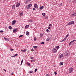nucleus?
Here are the masks:
<instances>
[{"mask_svg": "<svg viewBox=\"0 0 76 76\" xmlns=\"http://www.w3.org/2000/svg\"><path fill=\"white\" fill-rule=\"evenodd\" d=\"M31 6H32V4H30L28 5V6H26V7L27 9L29 10L30 9V7Z\"/></svg>", "mask_w": 76, "mask_h": 76, "instance_id": "obj_1", "label": "nucleus"}, {"mask_svg": "<svg viewBox=\"0 0 76 76\" xmlns=\"http://www.w3.org/2000/svg\"><path fill=\"white\" fill-rule=\"evenodd\" d=\"M73 71V68L71 67L69 69V73H72Z\"/></svg>", "mask_w": 76, "mask_h": 76, "instance_id": "obj_2", "label": "nucleus"}, {"mask_svg": "<svg viewBox=\"0 0 76 76\" xmlns=\"http://www.w3.org/2000/svg\"><path fill=\"white\" fill-rule=\"evenodd\" d=\"M69 53H70V52H69V51L67 52L65 54V56H66L67 57H68V56H69Z\"/></svg>", "mask_w": 76, "mask_h": 76, "instance_id": "obj_3", "label": "nucleus"}, {"mask_svg": "<svg viewBox=\"0 0 76 76\" xmlns=\"http://www.w3.org/2000/svg\"><path fill=\"white\" fill-rule=\"evenodd\" d=\"M16 22V20H13L12 22V25H15V24Z\"/></svg>", "mask_w": 76, "mask_h": 76, "instance_id": "obj_4", "label": "nucleus"}, {"mask_svg": "<svg viewBox=\"0 0 76 76\" xmlns=\"http://www.w3.org/2000/svg\"><path fill=\"white\" fill-rule=\"evenodd\" d=\"M34 7H35L36 9H38V5L37 4H34Z\"/></svg>", "mask_w": 76, "mask_h": 76, "instance_id": "obj_5", "label": "nucleus"}, {"mask_svg": "<svg viewBox=\"0 0 76 76\" xmlns=\"http://www.w3.org/2000/svg\"><path fill=\"white\" fill-rule=\"evenodd\" d=\"M12 9H14V10H15V9H16V7L15 5H13L12 6Z\"/></svg>", "mask_w": 76, "mask_h": 76, "instance_id": "obj_6", "label": "nucleus"}, {"mask_svg": "<svg viewBox=\"0 0 76 76\" xmlns=\"http://www.w3.org/2000/svg\"><path fill=\"white\" fill-rule=\"evenodd\" d=\"M76 12H73L71 15V16H76Z\"/></svg>", "mask_w": 76, "mask_h": 76, "instance_id": "obj_7", "label": "nucleus"}, {"mask_svg": "<svg viewBox=\"0 0 76 76\" xmlns=\"http://www.w3.org/2000/svg\"><path fill=\"white\" fill-rule=\"evenodd\" d=\"M53 53H56L57 52V49L54 48L53 50Z\"/></svg>", "mask_w": 76, "mask_h": 76, "instance_id": "obj_8", "label": "nucleus"}, {"mask_svg": "<svg viewBox=\"0 0 76 76\" xmlns=\"http://www.w3.org/2000/svg\"><path fill=\"white\" fill-rule=\"evenodd\" d=\"M63 56V54H61V55L59 56V57L60 58H62Z\"/></svg>", "mask_w": 76, "mask_h": 76, "instance_id": "obj_9", "label": "nucleus"}, {"mask_svg": "<svg viewBox=\"0 0 76 76\" xmlns=\"http://www.w3.org/2000/svg\"><path fill=\"white\" fill-rule=\"evenodd\" d=\"M20 3H18V4H17L16 5V7H18L19 6V5H20Z\"/></svg>", "mask_w": 76, "mask_h": 76, "instance_id": "obj_10", "label": "nucleus"}, {"mask_svg": "<svg viewBox=\"0 0 76 76\" xmlns=\"http://www.w3.org/2000/svg\"><path fill=\"white\" fill-rule=\"evenodd\" d=\"M44 7V6H42L41 7H39V9L40 10H42L43 9V8Z\"/></svg>", "mask_w": 76, "mask_h": 76, "instance_id": "obj_11", "label": "nucleus"}, {"mask_svg": "<svg viewBox=\"0 0 76 76\" xmlns=\"http://www.w3.org/2000/svg\"><path fill=\"white\" fill-rule=\"evenodd\" d=\"M29 27V25H27L25 26V28H28Z\"/></svg>", "mask_w": 76, "mask_h": 76, "instance_id": "obj_12", "label": "nucleus"}, {"mask_svg": "<svg viewBox=\"0 0 76 76\" xmlns=\"http://www.w3.org/2000/svg\"><path fill=\"white\" fill-rule=\"evenodd\" d=\"M70 23H71V25H73V24H74V23H75V21H70Z\"/></svg>", "mask_w": 76, "mask_h": 76, "instance_id": "obj_13", "label": "nucleus"}, {"mask_svg": "<svg viewBox=\"0 0 76 76\" xmlns=\"http://www.w3.org/2000/svg\"><path fill=\"white\" fill-rule=\"evenodd\" d=\"M26 35H29V33L28 31H26Z\"/></svg>", "mask_w": 76, "mask_h": 76, "instance_id": "obj_14", "label": "nucleus"}, {"mask_svg": "<svg viewBox=\"0 0 76 76\" xmlns=\"http://www.w3.org/2000/svg\"><path fill=\"white\" fill-rule=\"evenodd\" d=\"M33 48H35V49H37V48H38V46H33Z\"/></svg>", "mask_w": 76, "mask_h": 76, "instance_id": "obj_15", "label": "nucleus"}, {"mask_svg": "<svg viewBox=\"0 0 76 76\" xmlns=\"http://www.w3.org/2000/svg\"><path fill=\"white\" fill-rule=\"evenodd\" d=\"M26 51V49H24V50H21L22 52H25Z\"/></svg>", "mask_w": 76, "mask_h": 76, "instance_id": "obj_16", "label": "nucleus"}, {"mask_svg": "<svg viewBox=\"0 0 76 76\" xmlns=\"http://www.w3.org/2000/svg\"><path fill=\"white\" fill-rule=\"evenodd\" d=\"M31 0H26V1H25L26 3H28L29 1H31Z\"/></svg>", "mask_w": 76, "mask_h": 76, "instance_id": "obj_17", "label": "nucleus"}, {"mask_svg": "<svg viewBox=\"0 0 76 76\" xmlns=\"http://www.w3.org/2000/svg\"><path fill=\"white\" fill-rule=\"evenodd\" d=\"M17 32V31H16V29H15L14 30H13V32L14 33H16Z\"/></svg>", "mask_w": 76, "mask_h": 76, "instance_id": "obj_18", "label": "nucleus"}, {"mask_svg": "<svg viewBox=\"0 0 76 76\" xmlns=\"http://www.w3.org/2000/svg\"><path fill=\"white\" fill-rule=\"evenodd\" d=\"M4 39H5L6 41H8V39L6 37H4Z\"/></svg>", "mask_w": 76, "mask_h": 76, "instance_id": "obj_19", "label": "nucleus"}, {"mask_svg": "<svg viewBox=\"0 0 76 76\" xmlns=\"http://www.w3.org/2000/svg\"><path fill=\"white\" fill-rule=\"evenodd\" d=\"M72 42H73L72 41H71L70 42L69 44V46L71 45V44H72Z\"/></svg>", "mask_w": 76, "mask_h": 76, "instance_id": "obj_20", "label": "nucleus"}, {"mask_svg": "<svg viewBox=\"0 0 76 76\" xmlns=\"http://www.w3.org/2000/svg\"><path fill=\"white\" fill-rule=\"evenodd\" d=\"M28 22H33V20H32L31 19H30L28 20Z\"/></svg>", "mask_w": 76, "mask_h": 76, "instance_id": "obj_21", "label": "nucleus"}, {"mask_svg": "<svg viewBox=\"0 0 76 76\" xmlns=\"http://www.w3.org/2000/svg\"><path fill=\"white\" fill-rule=\"evenodd\" d=\"M67 25H71V23H70V22H69L67 24Z\"/></svg>", "mask_w": 76, "mask_h": 76, "instance_id": "obj_22", "label": "nucleus"}, {"mask_svg": "<svg viewBox=\"0 0 76 76\" xmlns=\"http://www.w3.org/2000/svg\"><path fill=\"white\" fill-rule=\"evenodd\" d=\"M31 61L33 63V62H35V60L33 59V60H31Z\"/></svg>", "mask_w": 76, "mask_h": 76, "instance_id": "obj_23", "label": "nucleus"}, {"mask_svg": "<svg viewBox=\"0 0 76 76\" xmlns=\"http://www.w3.org/2000/svg\"><path fill=\"white\" fill-rule=\"evenodd\" d=\"M59 64L60 65H63V62H61Z\"/></svg>", "mask_w": 76, "mask_h": 76, "instance_id": "obj_24", "label": "nucleus"}, {"mask_svg": "<svg viewBox=\"0 0 76 76\" xmlns=\"http://www.w3.org/2000/svg\"><path fill=\"white\" fill-rule=\"evenodd\" d=\"M9 28L10 29H12V27L11 26H9Z\"/></svg>", "mask_w": 76, "mask_h": 76, "instance_id": "obj_25", "label": "nucleus"}, {"mask_svg": "<svg viewBox=\"0 0 76 76\" xmlns=\"http://www.w3.org/2000/svg\"><path fill=\"white\" fill-rule=\"evenodd\" d=\"M56 48L58 50V49L60 48V47H59V46H58L56 47Z\"/></svg>", "mask_w": 76, "mask_h": 76, "instance_id": "obj_26", "label": "nucleus"}, {"mask_svg": "<svg viewBox=\"0 0 76 76\" xmlns=\"http://www.w3.org/2000/svg\"><path fill=\"white\" fill-rule=\"evenodd\" d=\"M30 58L31 59H34V57H32V56H30Z\"/></svg>", "mask_w": 76, "mask_h": 76, "instance_id": "obj_27", "label": "nucleus"}, {"mask_svg": "<svg viewBox=\"0 0 76 76\" xmlns=\"http://www.w3.org/2000/svg\"><path fill=\"white\" fill-rule=\"evenodd\" d=\"M42 15L43 16H45V13H42Z\"/></svg>", "mask_w": 76, "mask_h": 76, "instance_id": "obj_28", "label": "nucleus"}, {"mask_svg": "<svg viewBox=\"0 0 76 76\" xmlns=\"http://www.w3.org/2000/svg\"><path fill=\"white\" fill-rule=\"evenodd\" d=\"M23 35H21L19 36V38H20V37H23Z\"/></svg>", "mask_w": 76, "mask_h": 76, "instance_id": "obj_29", "label": "nucleus"}, {"mask_svg": "<svg viewBox=\"0 0 76 76\" xmlns=\"http://www.w3.org/2000/svg\"><path fill=\"white\" fill-rule=\"evenodd\" d=\"M46 31L47 32H50V31H49V30L48 29H46Z\"/></svg>", "mask_w": 76, "mask_h": 76, "instance_id": "obj_30", "label": "nucleus"}, {"mask_svg": "<svg viewBox=\"0 0 76 76\" xmlns=\"http://www.w3.org/2000/svg\"><path fill=\"white\" fill-rule=\"evenodd\" d=\"M27 65L28 66H30L31 65V64H30V63H27Z\"/></svg>", "mask_w": 76, "mask_h": 76, "instance_id": "obj_31", "label": "nucleus"}, {"mask_svg": "<svg viewBox=\"0 0 76 76\" xmlns=\"http://www.w3.org/2000/svg\"><path fill=\"white\" fill-rule=\"evenodd\" d=\"M23 15V12H21L20 13V16H22Z\"/></svg>", "mask_w": 76, "mask_h": 76, "instance_id": "obj_32", "label": "nucleus"}, {"mask_svg": "<svg viewBox=\"0 0 76 76\" xmlns=\"http://www.w3.org/2000/svg\"><path fill=\"white\" fill-rule=\"evenodd\" d=\"M3 32H4V31H3L1 30L0 31V33H3Z\"/></svg>", "mask_w": 76, "mask_h": 76, "instance_id": "obj_33", "label": "nucleus"}, {"mask_svg": "<svg viewBox=\"0 0 76 76\" xmlns=\"http://www.w3.org/2000/svg\"><path fill=\"white\" fill-rule=\"evenodd\" d=\"M44 44V42H42L41 43V44L42 45V44Z\"/></svg>", "mask_w": 76, "mask_h": 76, "instance_id": "obj_34", "label": "nucleus"}, {"mask_svg": "<svg viewBox=\"0 0 76 76\" xmlns=\"http://www.w3.org/2000/svg\"><path fill=\"white\" fill-rule=\"evenodd\" d=\"M69 34H68L66 36V37H69Z\"/></svg>", "mask_w": 76, "mask_h": 76, "instance_id": "obj_35", "label": "nucleus"}, {"mask_svg": "<svg viewBox=\"0 0 76 76\" xmlns=\"http://www.w3.org/2000/svg\"><path fill=\"white\" fill-rule=\"evenodd\" d=\"M65 40H66V39H65L64 38V39H63V40L61 41V42H63V41H65Z\"/></svg>", "mask_w": 76, "mask_h": 76, "instance_id": "obj_36", "label": "nucleus"}, {"mask_svg": "<svg viewBox=\"0 0 76 76\" xmlns=\"http://www.w3.org/2000/svg\"><path fill=\"white\" fill-rule=\"evenodd\" d=\"M37 69L36 68V69H35L34 72H37Z\"/></svg>", "mask_w": 76, "mask_h": 76, "instance_id": "obj_37", "label": "nucleus"}, {"mask_svg": "<svg viewBox=\"0 0 76 76\" xmlns=\"http://www.w3.org/2000/svg\"><path fill=\"white\" fill-rule=\"evenodd\" d=\"M45 19H47L48 18V17L47 16H45Z\"/></svg>", "mask_w": 76, "mask_h": 76, "instance_id": "obj_38", "label": "nucleus"}, {"mask_svg": "<svg viewBox=\"0 0 76 76\" xmlns=\"http://www.w3.org/2000/svg\"><path fill=\"white\" fill-rule=\"evenodd\" d=\"M54 74H55V75H57V73L56 72H55Z\"/></svg>", "mask_w": 76, "mask_h": 76, "instance_id": "obj_39", "label": "nucleus"}, {"mask_svg": "<svg viewBox=\"0 0 76 76\" xmlns=\"http://www.w3.org/2000/svg\"><path fill=\"white\" fill-rule=\"evenodd\" d=\"M47 41H50V39L49 38H47Z\"/></svg>", "mask_w": 76, "mask_h": 76, "instance_id": "obj_40", "label": "nucleus"}, {"mask_svg": "<svg viewBox=\"0 0 76 76\" xmlns=\"http://www.w3.org/2000/svg\"><path fill=\"white\" fill-rule=\"evenodd\" d=\"M10 50H11V51H13V49H12V48H11Z\"/></svg>", "mask_w": 76, "mask_h": 76, "instance_id": "obj_41", "label": "nucleus"}, {"mask_svg": "<svg viewBox=\"0 0 76 76\" xmlns=\"http://www.w3.org/2000/svg\"><path fill=\"white\" fill-rule=\"evenodd\" d=\"M23 60H22V61H21V63H23Z\"/></svg>", "mask_w": 76, "mask_h": 76, "instance_id": "obj_42", "label": "nucleus"}, {"mask_svg": "<svg viewBox=\"0 0 76 76\" xmlns=\"http://www.w3.org/2000/svg\"><path fill=\"white\" fill-rule=\"evenodd\" d=\"M36 37H34V41H36Z\"/></svg>", "mask_w": 76, "mask_h": 76, "instance_id": "obj_43", "label": "nucleus"}, {"mask_svg": "<svg viewBox=\"0 0 76 76\" xmlns=\"http://www.w3.org/2000/svg\"><path fill=\"white\" fill-rule=\"evenodd\" d=\"M32 72H33V71H31L30 72V73H32Z\"/></svg>", "mask_w": 76, "mask_h": 76, "instance_id": "obj_44", "label": "nucleus"}, {"mask_svg": "<svg viewBox=\"0 0 76 76\" xmlns=\"http://www.w3.org/2000/svg\"><path fill=\"white\" fill-rule=\"evenodd\" d=\"M49 26H51L52 25H51V24H50L49 25Z\"/></svg>", "mask_w": 76, "mask_h": 76, "instance_id": "obj_45", "label": "nucleus"}, {"mask_svg": "<svg viewBox=\"0 0 76 76\" xmlns=\"http://www.w3.org/2000/svg\"><path fill=\"white\" fill-rule=\"evenodd\" d=\"M72 42H75V41H76V40H74L72 41Z\"/></svg>", "mask_w": 76, "mask_h": 76, "instance_id": "obj_46", "label": "nucleus"}, {"mask_svg": "<svg viewBox=\"0 0 76 76\" xmlns=\"http://www.w3.org/2000/svg\"><path fill=\"white\" fill-rule=\"evenodd\" d=\"M60 6H62V3L60 4Z\"/></svg>", "mask_w": 76, "mask_h": 76, "instance_id": "obj_47", "label": "nucleus"}, {"mask_svg": "<svg viewBox=\"0 0 76 76\" xmlns=\"http://www.w3.org/2000/svg\"><path fill=\"white\" fill-rule=\"evenodd\" d=\"M40 37H41L42 36V34H40Z\"/></svg>", "mask_w": 76, "mask_h": 76, "instance_id": "obj_48", "label": "nucleus"}, {"mask_svg": "<svg viewBox=\"0 0 76 76\" xmlns=\"http://www.w3.org/2000/svg\"><path fill=\"white\" fill-rule=\"evenodd\" d=\"M35 8H34L33 9V10H35Z\"/></svg>", "mask_w": 76, "mask_h": 76, "instance_id": "obj_49", "label": "nucleus"}, {"mask_svg": "<svg viewBox=\"0 0 76 76\" xmlns=\"http://www.w3.org/2000/svg\"><path fill=\"white\" fill-rule=\"evenodd\" d=\"M67 38L66 37H65L64 38V39H65V40L66 39H67Z\"/></svg>", "mask_w": 76, "mask_h": 76, "instance_id": "obj_50", "label": "nucleus"}, {"mask_svg": "<svg viewBox=\"0 0 76 76\" xmlns=\"http://www.w3.org/2000/svg\"><path fill=\"white\" fill-rule=\"evenodd\" d=\"M34 51V49H31V51Z\"/></svg>", "mask_w": 76, "mask_h": 76, "instance_id": "obj_51", "label": "nucleus"}, {"mask_svg": "<svg viewBox=\"0 0 76 76\" xmlns=\"http://www.w3.org/2000/svg\"><path fill=\"white\" fill-rule=\"evenodd\" d=\"M15 55L16 56H18V55L17 53H16Z\"/></svg>", "mask_w": 76, "mask_h": 76, "instance_id": "obj_52", "label": "nucleus"}, {"mask_svg": "<svg viewBox=\"0 0 76 76\" xmlns=\"http://www.w3.org/2000/svg\"><path fill=\"white\" fill-rule=\"evenodd\" d=\"M11 75H13V72H12V73L11 74Z\"/></svg>", "mask_w": 76, "mask_h": 76, "instance_id": "obj_53", "label": "nucleus"}, {"mask_svg": "<svg viewBox=\"0 0 76 76\" xmlns=\"http://www.w3.org/2000/svg\"><path fill=\"white\" fill-rule=\"evenodd\" d=\"M46 76H49V75L48 74H47L46 75Z\"/></svg>", "mask_w": 76, "mask_h": 76, "instance_id": "obj_54", "label": "nucleus"}, {"mask_svg": "<svg viewBox=\"0 0 76 76\" xmlns=\"http://www.w3.org/2000/svg\"><path fill=\"white\" fill-rule=\"evenodd\" d=\"M48 29H50V27H48Z\"/></svg>", "mask_w": 76, "mask_h": 76, "instance_id": "obj_55", "label": "nucleus"}, {"mask_svg": "<svg viewBox=\"0 0 76 76\" xmlns=\"http://www.w3.org/2000/svg\"><path fill=\"white\" fill-rule=\"evenodd\" d=\"M22 63H21L20 66H22Z\"/></svg>", "mask_w": 76, "mask_h": 76, "instance_id": "obj_56", "label": "nucleus"}, {"mask_svg": "<svg viewBox=\"0 0 76 76\" xmlns=\"http://www.w3.org/2000/svg\"><path fill=\"white\" fill-rule=\"evenodd\" d=\"M4 70L5 71V72H6V70L5 69H4Z\"/></svg>", "mask_w": 76, "mask_h": 76, "instance_id": "obj_57", "label": "nucleus"}, {"mask_svg": "<svg viewBox=\"0 0 76 76\" xmlns=\"http://www.w3.org/2000/svg\"><path fill=\"white\" fill-rule=\"evenodd\" d=\"M14 57H16V55H14Z\"/></svg>", "mask_w": 76, "mask_h": 76, "instance_id": "obj_58", "label": "nucleus"}, {"mask_svg": "<svg viewBox=\"0 0 76 76\" xmlns=\"http://www.w3.org/2000/svg\"><path fill=\"white\" fill-rule=\"evenodd\" d=\"M12 57H15V56H13Z\"/></svg>", "mask_w": 76, "mask_h": 76, "instance_id": "obj_59", "label": "nucleus"}, {"mask_svg": "<svg viewBox=\"0 0 76 76\" xmlns=\"http://www.w3.org/2000/svg\"><path fill=\"white\" fill-rule=\"evenodd\" d=\"M72 44H74V43H72Z\"/></svg>", "mask_w": 76, "mask_h": 76, "instance_id": "obj_60", "label": "nucleus"}, {"mask_svg": "<svg viewBox=\"0 0 76 76\" xmlns=\"http://www.w3.org/2000/svg\"><path fill=\"white\" fill-rule=\"evenodd\" d=\"M76 2V0H75Z\"/></svg>", "mask_w": 76, "mask_h": 76, "instance_id": "obj_61", "label": "nucleus"}]
</instances>
